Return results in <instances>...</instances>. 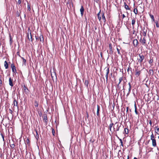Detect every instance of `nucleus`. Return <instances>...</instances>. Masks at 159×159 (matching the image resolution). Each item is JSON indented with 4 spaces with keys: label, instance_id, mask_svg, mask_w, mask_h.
<instances>
[{
    "label": "nucleus",
    "instance_id": "obj_1",
    "mask_svg": "<svg viewBox=\"0 0 159 159\" xmlns=\"http://www.w3.org/2000/svg\"><path fill=\"white\" fill-rule=\"evenodd\" d=\"M138 55V57L137 58L136 64L137 65L139 64L141 65L144 59V57L143 55L141 54H139Z\"/></svg>",
    "mask_w": 159,
    "mask_h": 159
},
{
    "label": "nucleus",
    "instance_id": "obj_2",
    "mask_svg": "<svg viewBox=\"0 0 159 159\" xmlns=\"http://www.w3.org/2000/svg\"><path fill=\"white\" fill-rule=\"evenodd\" d=\"M123 80V77H120L119 78V82L118 84L116 86V89L118 90H120L121 89H124V86L123 85H121L120 84L121 82Z\"/></svg>",
    "mask_w": 159,
    "mask_h": 159
},
{
    "label": "nucleus",
    "instance_id": "obj_3",
    "mask_svg": "<svg viewBox=\"0 0 159 159\" xmlns=\"http://www.w3.org/2000/svg\"><path fill=\"white\" fill-rule=\"evenodd\" d=\"M104 71L105 73V77H106V82H107L108 80V74L109 73V67H106L104 69Z\"/></svg>",
    "mask_w": 159,
    "mask_h": 159
},
{
    "label": "nucleus",
    "instance_id": "obj_4",
    "mask_svg": "<svg viewBox=\"0 0 159 159\" xmlns=\"http://www.w3.org/2000/svg\"><path fill=\"white\" fill-rule=\"evenodd\" d=\"M22 89L24 92L27 94L29 93V89L25 85L22 86Z\"/></svg>",
    "mask_w": 159,
    "mask_h": 159
},
{
    "label": "nucleus",
    "instance_id": "obj_5",
    "mask_svg": "<svg viewBox=\"0 0 159 159\" xmlns=\"http://www.w3.org/2000/svg\"><path fill=\"white\" fill-rule=\"evenodd\" d=\"M120 126V125H119L118 124L117 125V126H116V128H115V125H114L113 126L114 131H119Z\"/></svg>",
    "mask_w": 159,
    "mask_h": 159
},
{
    "label": "nucleus",
    "instance_id": "obj_6",
    "mask_svg": "<svg viewBox=\"0 0 159 159\" xmlns=\"http://www.w3.org/2000/svg\"><path fill=\"white\" fill-rule=\"evenodd\" d=\"M11 67L12 69V71L14 73H16V67L13 64L11 65Z\"/></svg>",
    "mask_w": 159,
    "mask_h": 159
},
{
    "label": "nucleus",
    "instance_id": "obj_7",
    "mask_svg": "<svg viewBox=\"0 0 159 159\" xmlns=\"http://www.w3.org/2000/svg\"><path fill=\"white\" fill-rule=\"evenodd\" d=\"M102 19L103 21L104 24H105L106 22V20L105 17L104 16V12L102 11Z\"/></svg>",
    "mask_w": 159,
    "mask_h": 159
},
{
    "label": "nucleus",
    "instance_id": "obj_8",
    "mask_svg": "<svg viewBox=\"0 0 159 159\" xmlns=\"http://www.w3.org/2000/svg\"><path fill=\"white\" fill-rule=\"evenodd\" d=\"M133 44L134 47H137L138 44V41L137 39H135L134 40Z\"/></svg>",
    "mask_w": 159,
    "mask_h": 159
},
{
    "label": "nucleus",
    "instance_id": "obj_9",
    "mask_svg": "<svg viewBox=\"0 0 159 159\" xmlns=\"http://www.w3.org/2000/svg\"><path fill=\"white\" fill-rule=\"evenodd\" d=\"M140 41L143 45H144L146 43V40L144 37H143V39L141 38Z\"/></svg>",
    "mask_w": 159,
    "mask_h": 159
},
{
    "label": "nucleus",
    "instance_id": "obj_10",
    "mask_svg": "<svg viewBox=\"0 0 159 159\" xmlns=\"http://www.w3.org/2000/svg\"><path fill=\"white\" fill-rule=\"evenodd\" d=\"M152 140V144L153 146L156 147L157 146L156 140L155 139H151Z\"/></svg>",
    "mask_w": 159,
    "mask_h": 159
},
{
    "label": "nucleus",
    "instance_id": "obj_11",
    "mask_svg": "<svg viewBox=\"0 0 159 159\" xmlns=\"http://www.w3.org/2000/svg\"><path fill=\"white\" fill-rule=\"evenodd\" d=\"M141 73V71L139 70H138L137 69L135 70V75L136 76L138 77L139 76Z\"/></svg>",
    "mask_w": 159,
    "mask_h": 159
},
{
    "label": "nucleus",
    "instance_id": "obj_12",
    "mask_svg": "<svg viewBox=\"0 0 159 159\" xmlns=\"http://www.w3.org/2000/svg\"><path fill=\"white\" fill-rule=\"evenodd\" d=\"M9 85L11 87H12L13 86V80L11 77L9 78Z\"/></svg>",
    "mask_w": 159,
    "mask_h": 159
},
{
    "label": "nucleus",
    "instance_id": "obj_13",
    "mask_svg": "<svg viewBox=\"0 0 159 159\" xmlns=\"http://www.w3.org/2000/svg\"><path fill=\"white\" fill-rule=\"evenodd\" d=\"M80 11L81 15V16H82L84 11V9L83 6H81V8L80 9Z\"/></svg>",
    "mask_w": 159,
    "mask_h": 159
},
{
    "label": "nucleus",
    "instance_id": "obj_14",
    "mask_svg": "<svg viewBox=\"0 0 159 159\" xmlns=\"http://www.w3.org/2000/svg\"><path fill=\"white\" fill-rule=\"evenodd\" d=\"M124 5L125 7V8L127 10H130V8L129 7L128 5H127L126 4V3L125 2H124Z\"/></svg>",
    "mask_w": 159,
    "mask_h": 159
},
{
    "label": "nucleus",
    "instance_id": "obj_15",
    "mask_svg": "<svg viewBox=\"0 0 159 159\" xmlns=\"http://www.w3.org/2000/svg\"><path fill=\"white\" fill-rule=\"evenodd\" d=\"M135 22H136V20H135V18H134L133 19H132L131 24H132V25L133 26V28H134V25L135 24Z\"/></svg>",
    "mask_w": 159,
    "mask_h": 159
},
{
    "label": "nucleus",
    "instance_id": "obj_16",
    "mask_svg": "<svg viewBox=\"0 0 159 159\" xmlns=\"http://www.w3.org/2000/svg\"><path fill=\"white\" fill-rule=\"evenodd\" d=\"M30 37H29V34L28 33L27 36H28V39H29V40H30L32 42H33V39H32V35L31 33V32H30Z\"/></svg>",
    "mask_w": 159,
    "mask_h": 159
},
{
    "label": "nucleus",
    "instance_id": "obj_17",
    "mask_svg": "<svg viewBox=\"0 0 159 159\" xmlns=\"http://www.w3.org/2000/svg\"><path fill=\"white\" fill-rule=\"evenodd\" d=\"M4 66L6 69H7L8 68V65L7 61H5L4 63Z\"/></svg>",
    "mask_w": 159,
    "mask_h": 159
},
{
    "label": "nucleus",
    "instance_id": "obj_18",
    "mask_svg": "<svg viewBox=\"0 0 159 159\" xmlns=\"http://www.w3.org/2000/svg\"><path fill=\"white\" fill-rule=\"evenodd\" d=\"M155 132L157 134H159V128H158L157 126L156 127Z\"/></svg>",
    "mask_w": 159,
    "mask_h": 159
},
{
    "label": "nucleus",
    "instance_id": "obj_19",
    "mask_svg": "<svg viewBox=\"0 0 159 159\" xmlns=\"http://www.w3.org/2000/svg\"><path fill=\"white\" fill-rule=\"evenodd\" d=\"M129 133V129L127 128H125L124 129V131L123 133L125 134H128Z\"/></svg>",
    "mask_w": 159,
    "mask_h": 159
},
{
    "label": "nucleus",
    "instance_id": "obj_20",
    "mask_svg": "<svg viewBox=\"0 0 159 159\" xmlns=\"http://www.w3.org/2000/svg\"><path fill=\"white\" fill-rule=\"evenodd\" d=\"M148 73L150 75H152L154 74V71L150 69L149 70Z\"/></svg>",
    "mask_w": 159,
    "mask_h": 159
},
{
    "label": "nucleus",
    "instance_id": "obj_21",
    "mask_svg": "<svg viewBox=\"0 0 159 159\" xmlns=\"http://www.w3.org/2000/svg\"><path fill=\"white\" fill-rule=\"evenodd\" d=\"M99 111H100V107L98 105H97V115L98 116H99Z\"/></svg>",
    "mask_w": 159,
    "mask_h": 159
},
{
    "label": "nucleus",
    "instance_id": "obj_22",
    "mask_svg": "<svg viewBox=\"0 0 159 159\" xmlns=\"http://www.w3.org/2000/svg\"><path fill=\"white\" fill-rule=\"evenodd\" d=\"M114 125L113 123L111 122L109 125V129L111 131V128Z\"/></svg>",
    "mask_w": 159,
    "mask_h": 159
},
{
    "label": "nucleus",
    "instance_id": "obj_23",
    "mask_svg": "<svg viewBox=\"0 0 159 159\" xmlns=\"http://www.w3.org/2000/svg\"><path fill=\"white\" fill-rule=\"evenodd\" d=\"M89 84V82L88 80H85L84 82V85H85L86 87L88 88V85Z\"/></svg>",
    "mask_w": 159,
    "mask_h": 159
},
{
    "label": "nucleus",
    "instance_id": "obj_24",
    "mask_svg": "<svg viewBox=\"0 0 159 159\" xmlns=\"http://www.w3.org/2000/svg\"><path fill=\"white\" fill-rule=\"evenodd\" d=\"M39 39L41 42H43L44 41V39L42 35L41 34L39 36Z\"/></svg>",
    "mask_w": 159,
    "mask_h": 159
},
{
    "label": "nucleus",
    "instance_id": "obj_25",
    "mask_svg": "<svg viewBox=\"0 0 159 159\" xmlns=\"http://www.w3.org/2000/svg\"><path fill=\"white\" fill-rule=\"evenodd\" d=\"M18 100H14V105L15 106H17L18 104Z\"/></svg>",
    "mask_w": 159,
    "mask_h": 159
},
{
    "label": "nucleus",
    "instance_id": "obj_26",
    "mask_svg": "<svg viewBox=\"0 0 159 159\" xmlns=\"http://www.w3.org/2000/svg\"><path fill=\"white\" fill-rule=\"evenodd\" d=\"M109 48H110V52L111 53H112L113 52V51H112V45L111 43L109 44Z\"/></svg>",
    "mask_w": 159,
    "mask_h": 159
},
{
    "label": "nucleus",
    "instance_id": "obj_27",
    "mask_svg": "<svg viewBox=\"0 0 159 159\" xmlns=\"http://www.w3.org/2000/svg\"><path fill=\"white\" fill-rule=\"evenodd\" d=\"M21 58L23 60V64H24L25 66L26 64V60L23 57H21Z\"/></svg>",
    "mask_w": 159,
    "mask_h": 159
},
{
    "label": "nucleus",
    "instance_id": "obj_28",
    "mask_svg": "<svg viewBox=\"0 0 159 159\" xmlns=\"http://www.w3.org/2000/svg\"><path fill=\"white\" fill-rule=\"evenodd\" d=\"M39 105V101L35 100L34 103V106L36 107H38Z\"/></svg>",
    "mask_w": 159,
    "mask_h": 159
},
{
    "label": "nucleus",
    "instance_id": "obj_29",
    "mask_svg": "<svg viewBox=\"0 0 159 159\" xmlns=\"http://www.w3.org/2000/svg\"><path fill=\"white\" fill-rule=\"evenodd\" d=\"M134 108H135V112L136 114L137 115L138 114V113L137 110V107L136 105L135 104V105H134Z\"/></svg>",
    "mask_w": 159,
    "mask_h": 159
},
{
    "label": "nucleus",
    "instance_id": "obj_30",
    "mask_svg": "<svg viewBox=\"0 0 159 159\" xmlns=\"http://www.w3.org/2000/svg\"><path fill=\"white\" fill-rule=\"evenodd\" d=\"M133 11L135 15L138 14V11L137 8H134V10Z\"/></svg>",
    "mask_w": 159,
    "mask_h": 159
},
{
    "label": "nucleus",
    "instance_id": "obj_31",
    "mask_svg": "<svg viewBox=\"0 0 159 159\" xmlns=\"http://www.w3.org/2000/svg\"><path fill=\"white\" fill-rule=\"evenodd\" d=\"M128 84L129 85V93L131 91V84L130 82H129L128 83Z\"/></svg>",
    "mask_w": 159,
    "mask_h": 159
},
{
    "label": "nucleus",
    "instance_id": "obj_32",
    "mask_svg": "<svg viewBox=\"0 0 159 159\" xmlns=\"http://www.w3.org/2000/svg\"><path fill=\"white\" fill-rule=\"evenodd\" d=\"M27 8L28 10L29 11H30L31 10L30 7V5L27 2Z\"/></svg>",
    "mask_w": 159,
    "mask_h": 159
},
{
    "label": "nucleus",
    "instance_id": "obj_33",
    "mask_svg": "<svg viewBox=\"0 0 159 159\" xmlns=\"http://www.w3.org/2000/svg\"><path fill=\"white\" fill-rule=\"evenodd\" d=\"M150 16L152 20L153 21H154L155 19H154V16L153 15H152L150 14Z\"/></svg>",
    "mask_w": 159,
    "mask_h": 159
},
{
    "label": "nucleus",
    "instance_id": "obj_34",
    "mask_svg": "<svg viewBox=\"0 0 159 159\" xmlns=\"http://www.w3.org/2000/svg\"><path fill=\"white\" fill-rule=\"evenodd\" d=\"M2 80L1 77V76L0 78V88H1V87H2Z\"/></svg>",
    "mask_w": 159,
    "mask_h": 159
},
{
    "label": "nucleus",
    "instance_id": "obj_35",
    "mask_svg": "<svg viewBox=\"0 0 159 159\" xmlns=\"http://www.w3.org/2000/svg\"><path fill=\"white\" fill-rule=\"evenodd\" d=\"M1 135L2 136V137L3 139V141L5 143V139H4V135L2 134V133H1Z\"/></svg>",
    "mask_w": 159,
    "mask_h": 159
},
{
    "label": "nucleus",
    "instance_id": "obj_36",
    "mask_svg": "<svg viewBox=\"0 0 159 159\" xmlns=\"http://www.w3.org/2000/svg\"><path fill=\"white\" fill-rule=\"evenodd\" d=\"M116 49H117L118 54L119 55H121V54L120 52V49L118 48L117 47Z\"/></svg>",
    "mask_w": 159,
    "mask_h": 159
},
{
    "label": "nucleus",
    "instance_id": "obj_37",
    "mask_svg": "<svg viewBox=\"0 0 159 159\" xmlns=\"http://www.w3.org/2000/svg\"><path fill=\"white\" fill-rule=\"evenodd\" d=\"M150 137H151V139H155L154 135L152 133V134L151 135Z\"/></svg>",
    "mask_w": 159,
    "mask_h": 159
},
{
    "label": "nucleus",
    "instance_id": "obj_38",
    "mask_svg": "<svg viewBox=\"0 0 159 159\" xmlns=\"http://www.w3.org/2000/svg\"><path fill=\"white\" fill-rule=\"evenodd\" d=\"M36 139L38 140V139L39 138V134H38L37 132H36V134L35 136Z\"/></svg>",
    "mask_w": 159,
    "mask_h": 159
},
{
    "label": "nucleus",
    "instance_id": "obj_39",
    "mask_svg": "<svg viewBox=\"0 0 159 159\" xmlns=\"http://www.w3.org/2000/svg\"><path fill=\"white\" fill-rule=\"evenodd\" d=\"M101 10H100L99 11V12L98 13L97 16H98V17L101 16H100V14H101Z\"/></svg>",
    "mask_w": 159,
    "mask_h": 159
},
{
    "label": "nucleus",
    "instance_id": "obj_40",
    "mask_svg": "<svg viewBox=\"0 0 159 159\" xmlns=\"http://www.w3.org/2000/svg\"><path fill=\"white\" fill-rule=\"evenodd\" d=\"M153 62V59H151L149 60V63L150 64H152V63Z\"/></svg>",
    "mask_w": 159,
    "mask_h": 159
},
{
    "label": "nucleus",
    "instance_id": "obj_41",
    "mask_svg": "<svg viewBox=\"0 0 159 159\" xmlns=\"http://www.w3.org/2000/svg\"><path fill=\"white\" fill-rule=\"evenodd\" d=\"M10 147L12 148H14V147H15V145H14V144H10Z\"/></svg>",
    "mask_w": 159,
    "mask_h": 159
},
{
    "label": "nucleus",
    "instance_id": "obj_42",
    "mask_svg": "<svg viewBox=\"0 0 159 159\" xmlns=\"http://www.w3.org/2000/svg\"><path fill=\"white\" fill-rule=\"evenodd\" d=\"M156 26L158 28L159 27V25L158 24V22H155Z\"/></svg>",
    "mask_w": 159,
    "mask_h": 159
},
{
    "label": "nucleus",
    "instance_id": "obj_43",
    "mask_svg": "<svg viewBox=\"0 0 159 159\" xmlns=\"http://www.w3.org/2000/svg\"><path fill=\"white\" fill-rule=\"evenodd\" d=\"M52 133L53 135L54 136L55 134V130L53 129H52Z\"/></svg>",
    "mask_w": 159,
    "mask_h": 159
},
{
    "label": "nucleus",
    "instance_id": "obj_44",
    "mask_svg": "<svg viewBox=\"0 0 159 159\" xmlns=\"http://www.w3.org/2000/svg\"><path fill=\"white\" fill-rule=\"evenodd\" d=\"M143 35L144 36H145L146 35V31H143Z\"/></svg>",
    "mask_w": 159,
    "mask_h": 159
},
{
    "label": "nucleus",
    "instance_id": "obj_45",
    "mask_svg": "<svg viewBox=\"0 0 159 159\" xmlns=\"http://www.w3.org/2000/svg\"><path fill=\"white\" fill-rule=\"evenodd\" d=\"M16 54L17 55L19 56L20 57H21V56L20 55L19 52H17Z\"/></svg>",
    "mask_w": 159,
    "mask_h": 159
},
{
    "label": "nucleus",
    "instance_id": "obj_46",
    "mask_svg": "<svg viewBox=\"0 0 159 159\" xmlns=\"http://www.w3.org/2000/svg\"><path fill=\"white\" fill-rule=\"evenodd\" d=\"M17 3L18 4H20L21 3V2L20 0H18Z\"/></svg>",
    "mask_w": 159,
    "mask_h": 159
},
{
    "label": "nucleus",
    "instance_id": "obj_47",
    "mask_svg": "<svg viewBox=\"0 0 159 159\" xmlns=\"http://www.w3.org/2000/svg\"><path fill=\"white\" fill-rule=\"evenodd\" d=\"M98 18L99 19V21L100 22H101V16H100L98 17Z\"/></svg>",
    "mask_w": 159,
    "mask_h": 159
},
{
    "label": "nucleus",
    "instance_id": "obj_48",
    "mask_svg": "<svg viewBox=\"0 0 159 159\" xmlns=\"http://www.w3.org/2000/svg\"><path fill=\"white\" fill-rule=\"evenodd\" d=\"M44 120H45V121L46 122V121L47 120V116L46 117H45L44 119Z\"/></svg>",
    "mask_w": 159,
    "mask_h": 159
},
{
    "label": "nucleus",
    "instance_id": "obj_49",
    "mask_svg": "<svg viewBox=\"0 0 159 159\" xmlns=\"http://www.w3.org/2000/svg\"><path fill=\"white\" fill-rule=\"evenodd\" d=\"M149 124L151 125V126L152 125V121H151V120H149Z\"/></svg>",
    "mask_w": 159,
    "mask_h": 159
},
{
    "label": "nucleus",
    "instance_id": "obj_50",
    "mask_svg": "<svg viewBox=\"0 0 159 159\" xmlns=\"http://www.w3.org/2000/svg\"><path fill=\"white\" fill-rule=\"evenodd\" d=\"M122 19H124L125 17V15L124 14H122Z\"/></svg>",
    "mask_w": 159,
    "mask_h": 159
},
{
    "label": "nucleus",
    "instance_id": "obj_51",
    "mask_svg": "<svg viewBox=\"0 0 159 159\" xmlns=\"http://www.w3.org/2000/svg\"><path fill=\"white\" fill-rule=\"evenodd\" d=\"M27 143H29L30 142V141L28 139H27V141H26Z\"/></svg>",
    "mask_w": 159,
    "mask_h": 159
},
{
    "label": "nucleus",
    "instance_id": "obj_52",
    "mask_svg": "<svg viewBox=\"0 0 159 159\" xmlns=\"http://www.w3.org/2000/svg\"><path fill=\"white\" fill-rule=\"evenodd\" d=\"M116 136H117V137L119 139V140H120V143L121 142H122V139H120V138H119V137H118L117 136V135H116Z\"/></svg>",
    "mask_w": 159,
    "mask_h": 159
},
{
    "label": "nucleus",
    "instance_id": "obj_53",
    "mask_svg": "<svg viewBox=\"0 0 159 159\" xmlns=\"http://www.w3.org/2000/svg\"><path fill=\"white\" fill-rule=\"evenodd\" d=\"M10 43H12V41H11V36H10Z\"/></svg>",
    "mask_w": 159,
    "mask_h": 159
},
{
    "label": "nucleus",
    "instance_id": "obj_54",
    "mask_svg": "<svg viewBox=\"0 0 159 159\" xmlns=\"http://www.w3.org/2000/svg\"><path fill=\"white\" fill-rule=\"evenodd\" d=\"M94 1L97 3H98L99 1V0H93Z\"/></svg>",
    "mask_w": 159,
    "mask_h": 159
},
{
    "label": "nucleus",
    "instance_id": "obj_55",
    "mask_svg": "<svg viewBox=\"0 0 159 159\" xmlns=\"http://www.w3.org/2000/svg\"><path fill=\"white\" fill-rule=\"evenodd\" d=\"M120 143H121V145L122 146H123V142H121Z\"/></svg>",
    "mask_w": 159,
    "mask_h": 159
},
{
    "label": "nucleus",
    "instance_id": "obj_56",
    "mask_svg": "<svg viewBox=\"0 0 159 159\" xmlns=\"http://www.w3.org/2000/svg\"><path fill=\"white\" fill-rule=\"evenodd\" d=\"M12 111L11 110V109H10V113H12Z\"/></svg>",
    "mask_w": 159,
    "mask_h": 159
},
{
    "label": "nucleus",
    "instance_id": "obj_57",
    "mask_svg": "<svg viewBox=\"0 0 159 159\" xmlns=\"http://www.w3.org/2000/svg\"><path fill=\"white\" fill-rule=\"evenodd\" d=\"M86 117L88 118L89 117V115H88V113H87V114H86Z\"/></svg>",
    "mask_w": 159,
    "mask_h": 159
},
{
    "label": "nucleus",
    "instance_id": "obj_58",
    "mask_svg": "<svg viewBox=\"0 0 159 159\" xmlns=\"http://www.w3.org/2000/svg\"><path fill=\"white\" fill-rule=\"evenodd\" d=\"M128 110V107H127L126 108V112H127Z\"/></svg>",
    "mask_w": 159,
    "mask_h": 159
},
{
    "label": "nucleus",
    "instance_id": "obj_59",
    "mask_svg": "<svg viewBox=\"0 0 159 159\" xmlns=\"http://www.w3.org/2000/svg\"><path fill=\"white\" fill-rule=\"evenodd\" d=\"M35 38H36V39H39V37H37V36H35Z\"/></svg>",
    "mask_w": 159,
    "mask_h": 159
},
{
    "label": "nucleus",
    "instance_id": "obj_60",
    "mask_svg": "<svg viewBox=\"0 0 159 159\" xmlns=\"http://www.w3.org/2000/svg\"><path fill=\"white\" fill-rule=\"evenodd\" d=\"M135 30H133V34H134V33H135Z\"/></svg>",
    "mask_w": 159,
    "mask_h": 159
},
{
    "label": "nucleus",
    "instance_id": "obj_61",
    "mask_svg": "<svg viewBox=\"0 0 159 159\" xmlns=\"http://www.w3.org/2000/svg\"><path fill=\"white\" fill-rule=\"evenodd\" d=\"M2 87H1V88H0V89H2Z\"/></svg>",
    "mask_w": 159,
    "mask_h": 159
},
{
    "label": "nucleus",
    "instance_id": "obj_62",
    "mask_svg": "<svg viewBox=\"0 0 159 159\" xmlns=\"http://www.w3.org/2000/svg\"><path fill=\"white\" fill-rule=\"evenodd\" d=\"M133 159H137V158L135 157H134Z\"/></svg>",
    "mask_w": 159,
    "mask_h": 159
},
{
    "label": "nucleus",
    "instance_id": "obj_63",
    "mask_svg": "<svg viewBox=\"0 0 159 159\" xmlns=\"http://www.w3.org/2000/svg\"><path fill=\"white\" fill-rule=\"evenodd\" d=\"M112 106H113V107H114V106H115L114 104V103H113V105H112Z\"/></svg>",
    "mask_w": 159,
    "mask_h": 159
},
{
    "label": "nucleus",
    "instance_id": "obj_64",
    "mask_svg": "<svg viewBox=\"0 0 159 159\" xmlns=\"http://www.w3.org/2000/svg\"><path fill=\"white\" fill-rule=\"evenodd\" d=\"M129 70V68H128V69H127V71H128Z\"/></svg>",
    "mask_w": 159,
    "mask_h": 159
}]
</instances>
